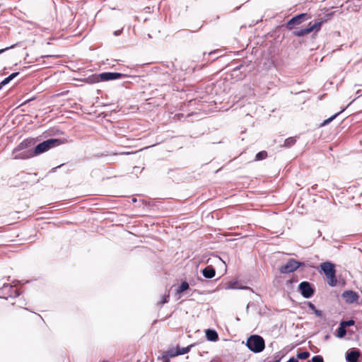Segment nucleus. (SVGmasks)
<instances>
[{
    "label": "nucleus",
    "instance_id": "obj_35",
    "mask_svg": "<svg viewBox=\"0 0 362 362\" xmlns=\"http://www.w3.org/2000/svg\"><path fill=\"white\" fill-rule=\"evenodd\" d=\"M219 51L218 50H214V51H211L209 53V55H212V54H216L217 52H218Z\"/></svg>",
    "mask_w": 362,
    "mask_h": 362
},
{
    "label": "nucleus",
    "instance_id": "obj_3",
    "mask_svg": "<svg viewBox=\"0 0 362 362\" xmlns=\"http://www.w3.org/2000/svg\"><path fill=\"white\" fill-rule=\"evenodd\" d=\"M320 268L328 279V284L331 286H335L337 285V280L335 274L336 271L334 265L329 262H326L320 264Z\"/></svg>",
    "mask_w": 362,
    "mask_h": 362
},
{
    "label": "nucleus",
    "instance_id": "obj_16",
    "mask_svg": "<svg viewBox=\"0 0 362 362\" xmlns=\"http://www.w3.org/2000/svg\"><path fill=\"white\" fill-rule=\"evenodd\" d=\"M165 351L170 358L179 356V353L177 351V346L170 348L169 349Z\"/></svg>",
    "mask_w": 362,
    "mask_h": 362
},
{
    "label": "nucleus",
    "instance_id": "obj_38",
    "mask_svg": "<svg viewBox=\"0 0 362 362\" xmlns=\"http://www.w3.org/2000/svg\"><path fill=\"white\" fill-rule=\"evenodd\" d=\"M103 362H107V361H103Z\"/></svg>",
    "mask_w": 362,
    "mask_h": 362
},
{
    "label": "nucleus",
    "instance_id": "obj_11",
    "mask_svg": "<svg viewBox=\"0 0 362 362\" xmlns=\"http://www.w3.org/2000/svg\"><path fill=\"white\" fill-rule=\"evenodd\" d=\"M35 156L33 150H25L19 152L14 153V150L12 152V158L13 159H28Z\"/></svg>",
    "mask_w": 362,
    "mask_h": 362
},
{
    "label": "nucleus",
    "instance_id": "obj_31",
    "mask_svg": "<svg viewBox=\"0 0 362 362\" xmlns=\"http://www.w3.org/2000/svg\"><path fill=\"white\" fill-rule=\"evenodd\" d=\"M18 44H14V45H11L10 47H7L6 48H4V49H0V54L4 53V52H6V50L8 49H13Z\"/></svg>",
    "mask_w": 362,
    "mask_h": 362
},
{
    "label": "nucleus",
    "instance_id": "obj_14",
    "mask_svg": "<svg viewBox=\"0 0 362 362\" xmlns=\"http://www.w3.org/2000/svg\"><path fill=\"white\" fill-rule=\"evenodd\" d=\"M215 269L211 266H208L202 270V274L206 279L213 278L215 276Z\"/></svg>",
    "mask_w": 362,
    "mask_h": 362
},
{
    "label": "nucleus",
    "instance_id": "obj_7",
    "mask_svg": "<svg viewBox=\"0 0 362 362\" xmlns=\"http://www.w3.org/2000/svg\"><path fill=\"white\" fill-rule=\"evenodd\" d=\"M304 263L300 262L294 259H290L286 264L279 268L281 274H288L295 272L299 267L303 265Z\"/></svg>",
    "mask_w": 362,
    "mask_h": 362
},
{
    "label": "nucleus",
    "instance_id": "obj_17",
    "mask_svg": "<svg viewBox=\"0 0 362 362\" xmlns=\"http://www.w3.org/2000/svg\"><path fill=\"white\" fill-rule=\"evenodd\" d=\"M19 74L18 72H14L12 73L11 75H9L8 77L5 78L1 82V86H6L8 84L11 80H13L14 78H16Z\"/></svg>",
    "mask_w": 362,
    "mask_h": 362
},
{
    "label": "nucleus",
    "instance_id": "obj_34",
    "mask_svg": "<svg viewBox=\"0 0 362 362\" xmlns=\"http://www.w3.org/2000/svg\"><path fill=\"white\" fill-rule=\"evenodd\" d=\"M288 362H298V361L294 357H291L288 359Z\"/></svg>",
    "mask_w": 362,
    "mask_h": 362
},
{
    "label": "nucleus",
    "instance_id": "obj_24",
    "mask_svg": "<svg viewBox=\"0 0 362 362\" xmlns=\"http://www.w3.org/2000/svg\"><path fill=\"white\" fill-rule=\"evenodd\" d=\"M308 307H309L310 309L313 310V312L316 315V316H317L319 317H322V312L320 310L316 309V308L314 305V304H313L312 303L309 302L308 303Z\"/></svg>",
    "mask_w": 362,
    "mask_h": 362
},
{
    "label": "nucleus",
    "instance_id": "obj_33",
    "mask_svg": "<svg viewBox=\"0 0 362 362\" xmlns=\"http://www.w3.org/2000/svg\"><path fill=\"white\" fill-rule=\"evenodd\" d=\"M132 153L130 152H121V153H114L115 155H129V154H131Z\"/></svg>",
    "mask_w": 362,
    "mask_h": 362
},
{
    "label": "nucleus",
    "instance_id": "obj_26",
    "mask_svg": "<svg viewBox=\"0 0 362 362\" xmlns=\"http://www.w3.org/2000/svg\"><path fill=\"white\" fill-rule=\"evenodd\" d=\"M310 356V353L308 351H303L298 353L297 354V358L299 359H306Z\"/></svg>",
    "mask_w": 362,
    "mask_h": 362
},
{
    "label": "nucleus",
    "instance_id": "obj_29",
    "mask_svg": "<svg viewBox=\"0 0 362 362\" xmlns=\"http://www.w3.org/2000/svg\"><path fill=\"white\" fill-rule=\"evenodd\" d=\"M311 361L312 362H324L322 356L320 355L313 356Z\"/></svg>",
    "mask_w": 362,
    "mask_h": 362
},
{
    "label": "nucleus",
    "instance_id": "obj_8",
    "mask_svg": "<svg viewBox=\"0 0 362 362\" xmlns=\"http://www.w3.org/2000/svg\"><path fill=\"white\" fill-rule=\"evenodd\" d=\"M301 295L305 298H310L314 293V289L308 281H303L298 286Z\"/></svg>",
    "mask_w": 362,
    "mask_h": 362
},
{
    "label": "nucleus",
    "instance_id": "obj_22",
    "mask_svg": "<svg viewBox=\"0 0 362 362\" xmlns=\"http://www.w3.org/2000/svg\"><path fill=\"white\" fill-rule=\"evenodd\" d=\"M189 288V284L186 281H183L181 283L179 288L177 289V293H182Z\"/></svg>",
    "mask_w": 362,
    "mask_h": 362
},
{
    "label": "nucleus",
    "instance_id": "obj_27",
    "mask_svg": "<svg viewBox=\"0 0 362 362\" xmlns=\"http://www.w3.org/2000/svg\"><path fill=\"white\" fill-rule=\"evenodd\" d=\"M238 282H233V283H230L229 285L227 286V288H229V289H237V288H247V286L245 287H238Z\"/></svg>",
    "mask_w": 362,
    "mask_h": 362
},
{
    "label": "nucleus",
    "instance_id": "obj_18",
    "mask_svg": "<svg viewBox=\"0 0 362 362\" xmlns=\"http://www.w3.org/2000/svg\"><path fill=\"white\" fill-rule=\"evenodd\" d=\"M193 346V345H189L186 347H184V348H180L179 346H177V351L179 353V356L180 355H182V354H187L188 352L190 351L191 350V348Z\"/></svg>",
    "mask_w": 362,
    "mask_h": 362
},
{
    "label": "nucleus",
    "instance_id": "obj_37",
    "mask_svg": "<svg viewBox=\"0 0 362 362\" xmlns=\"http://www.w3.org/2000/svg\"><path fill=\"white\" fill-rule=\"evenodd\" d=\"M308 362H310V361H308Z\"/></svg>",
    "mask_w": 362,
    "mask_h": 362
},
{
    "label": "nucleus",
    "instance_id": "obj_13",
    "mask_svg": "<svg viewBox=\"0 0 362 362\" xmlns=\"http://www.w3.org/2000/svg\"><path fill=\"white\" fill-rule=\"evenodd\" d=\"M359 356L358 351L353 350L346 354V360L349 362H356Z\"/></svg>",
    "mask_w": 362,
    "mask_h": 362
},
{
    "label": "nucleus",
    "instance_id": "obj_6",
    "mask_svg": "<svg viewBox=\"0 0 362 362\" xmlns=\"http://www.w3.org/2000/svg\"><path fill=\"white\" fill-rule=\"evenodd\" d=\"M122 74L117 72H103L98 75H93L92 78L93 82H99L116 80L122 78Z\"/></svg>",
    "mask_w": 362,
    "mask_h": 362
},
{
    "label": "nucleus",
    "instance_id": "obj_20",
    "mask_svg": "<svg viewBox=\"0 0 362 362\" xmlns=\"http://www.w3.org/2000/svg\"><path fill=\"white\" fill-rule=\"evenodd\" d=\"M349 106V105L343 108L340 112L334 114L333 116H332L331 117L325 119L323 123H322V125H326V124H328L329 122H331L334 118H336L341 112H342L343 111H344V110Z\"/></svg>",
    "mask_w": 362,
    "mask_h": 362
},
{
    "label": "nucleus",
    "instance_id": "obj_21",
    "mask_svg": "<svg viewBox=\"0 0 362 362\" xmlns=\"http://www.w3.org/2000/svg\"><path fill=\"white\" fill-rule=\"evenodd\" d=\"M296 141V140L294 137H289L285 140L284 146L291 147L295 144Z\"/></svg>",
    "mask_w": 362,
    "mask_h": 362
},
{
    "label": "nucleus",
    "instance_id": "obj_15",
    "mask_svg": "<svg viewBox=\"0 0 362 362\" xmlns=\"http://www.w3.org/2000/svg\"><path fill=\"white\" fill-rule=\"evenodd\" d=\"M206 337L210 341H216L218 339L217 332L213 329H207L206 331Z\"/></svg>",
    "mask_w": 362,
    "mask_h": 362
},
{
    "label": "nucleus",
    "instance_id": "obj_5",
    "mask_svg": "<svg viewBox=\"0 0 362 362\" xmlns=\"http://www.w3.org/2000/svg\"><path fill=\"white\" fill-rule=\"evenodd\" d=\"M19 296L17 288L10 284H4L0 288V298L8 299L9 298H16Z\"/></svg>",
    "mask_w": 362,
    "mask_h": 362
},
{
    "label": "nucleus",
    "instance_id": "obj_32",
    "mask_svg": "<svg viewBox=\"0 0 362 362\" xmlns=\"http://www.w3.org/2000/svg\"><path fill=\"white\" fill-rule=\"evenodd\" d=\"M215 259L217 262H222L226 266V262L223 261L219 257L216 256Z\"/></svg>",
    "mask_w": 362,
    "mask_h": 362
},
{
    "label": "nucleus",
    "instance_id": "obj_25",
    "mask_svg": "<svg viewBox=\"0 0 362 362\" xmlns=\"http://www.w3.org/2000/svg\"><path fill=\"white\" fill-rule=\"evenodd\" d=\"M346 333V329L340 325V326L337 329V337L341 338L345 336Z\"/></svg>",
    "mask_w": 362,
    "mask_h": 362
},
{
    "label": "nucleus",
    "instance_id": "obj_1",
    "mask_svg": "<svg viewBox=\"0 0 362 362\" xmlns=\"http://www.w3.org/2000/svg\"><path fill=\"white\" fill-rule=\"evenodd\" d=\"M246 346L251 351L260 353L265 348V342L261 336L255 334L248 337Z\"/></svg>",
    "mask_w": 362,
    "mask_h": 362
},
{
    "label": "nucleus",
    "instance_id": "obj_28",
    "mask_svg": "<svg viewBox=\"0 0 362 362\" xmlns=\"http://www.w3.org/2000/svg\"><path fill=\"white\" fill-rule=\"evenodd\" d=\"M340 325L345 328L346 327H349V326L354 325V321L353 320H349L347 321H341Z\"/></svg>",
    "mask_w": 362,
    "mask_h": 362
},
{
    "label": "nucleus",
    "instance_id": "obj_12",
    "mask_svg": "<svg viewBox=\"0 0 362 362\" xmlns=\"http://www.w3.org/2000/svg\"><path fill=\"white\" fill-rule=\"evenodd\" d=\"M342 298L347 303H353L358 300V296L356 292L348 290L342 293Z\"/></svg>",
    "mask_w": 362,
    "mask_h": 362
},
{
    "label": "nucleus",
    "instance_id": "obj_4",
    "mask_svg": "<svg viewBox=\"0 0 362 362\" xmlns=\"http://www.w3.org/2000/svg\"><path fill=\"white\" fill-rule=\"evenodd\" d=\"M62 142L60 139H47L39 144H37L34 148V154L35 156L42 153L49 149L58 146L62 144Z\"/></svg>",
    "mask_w": 362,
    "mask_h": 362
},
{
    "label": "nucleus",
    "instance_id": "obj_19",
    "mask_svg": "<svg viewBox=\"0 0 362 362\" xmlns=\"http://www.w3.org/2000/svg\"><path fill=\"white\" fill-rule=\"evenodd\" d=\"M157 360L161 362H170V358L165 351H162L160 356H158Z\"/></svg>",
    "mask_w": 362,
    "mask_h": 362
},
{
    "label": "nucleus",
    "instance_id": "obj_9",
    "mask_svg": "<svg viewBox=\"0 0 362 362\" xmlns=\"http://www.w3.org/2000/svg\"><path fill=\"white\" fill-rule=\"evenodd\" d=\"M35 144L34 139L28 138L24 139L22 142H21L13 150L14 153L19 152L25 150H33V148H30Z\"/></svg>",
    "mask_w": 362,
    "mask_h": 362
},
{
    "label": "nucleus",
    "instance_id": "obj_23",
    "mask_svg": "<svg viewBox=\"0 0 362 362\" xmlns=\"http://www.w3.org/2000/svg\"><path fill=\"white\" fill-rule=\"evenodd\" d=\"M267 157V153L265 151L257 153L255 156V160H261Z\"/></svg>",
    "mask_w": 362,
    "mask_h": 362
},
{
    "label": "nucleus",
    "instance_id": "obj_30",
    "mask_svg": "<svg viewBox=\"0 0 362 362\" xmlns=\"http://www.w3.org/2000/svg\"><path fill=\"white\" fill-rule=\"evenodd\" d=\"M168 298H169V294H165L162 296L161 298V300H160V304L161 305H163L164 303H167L168 301Z\"/></svg>",
    "mask_w": 362,
    "mask_h": 362
},
{
    "label": "nucleus",
    "instance_id": "obj_36",
    "mask_svg": "<svg viewBox=\"0 0 362 362\" xmlns=\"http://www.w3.org/2000/svg\"><path fill=\"white\" fill-rule=\"evenodd\" d=\"M120 33H121V30H117V31H115V32L114 33V34H115V35H120Z\"/></svg>",
    "mask_w": 362,
    "mask_h": 362
},
{
    "label": "nucleus",
    "instance_id": "obj_10",
    "mask_svg": "<svg viewBox=\"0 0 362 362\" xmlns=\"http://www.w3.org/2000/svg\"><path fill=\"white\" fill-rule=\"evenodd\" d=\"M306 16H307L306 13H300L299 15H297V16L293 17L287 23V25H286L287 28L288 30H292L295 25H299L303 21H305Z\"/></svg>",
    "mask_w": 362,
    "mask_h": 362
},
{
    "label": "nucleus",
    "instance_id": "obj_2",
    "mask_svg": "<svg viewBox=\"0 0 362 362\" xmlns=\"http://www.w3.org/2000/svg\"><path fill=\"white\" fill-rule=\"evenodd\" d=\"M332 16V13H328L325 16V20L315 22L313 24L310 23L307 28H301L298 30H295L293 32V35L297 37H302V36H304L305 35L310 33L313 30L318 31L320 29L322 24L324 22H326L327 21L330 19Z\"/></svg>",
    "mask_w": 362,
    "mask_h": 362
}]
</instances>
